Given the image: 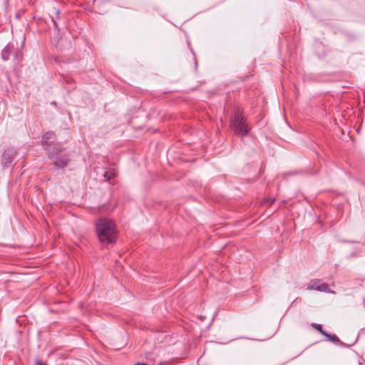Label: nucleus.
<instances>
[{"instance_id":"nucleus-6","label":"nucleus","mask_w":365,"mask_h":365,"mask_svg":"<svg viewBox=\"0 0 365 365\" xmlns=\"http://www.w3.org/2000/svg\"><path fill=\"white\" fill-rule=\"evenodd\" d=\"M54 158L53 163L56 166H58L59 168H64L66 166L68 163V158L66 156H61V157H53L51 159Z\"/></svg>"},{"instance_id":"nucleus-9","label":"nucleus","mask_w":365,"mask_h":365,"mask_svg":"<svg viewBox=\"0 0 365 365\" xmlns=\"http://www.w3.org/2000/svg\"><path fill=\"white\" fill-rule=\"evenodd\" d=\"M312 326L314 327V328L315 329H317V331H319L322 335L325 336V334H327L326 331H324L323 329H322V327L321 324H313Z\"/></svg>"},{"instance_id":"nucleus-11","label":"nucleus","mask_w":365,"mask_h":365,"mask_svg":"<svg viewBox=\"0 0 365 365\" xmlns=\"http://www.w3.org/2000/svg\"><path fill=\"white\" fill-rule=\"evenodd\" d=\"M36 365H46V364H43L41 361H36Z\"/></svg>"},{"instance_id":"nucleus-2","label":"nucleus","mask_w":365,"mask_h":365,"mask_svg":"<svg viewBox=\"0 0 365 365\" xmlns=\"http://www.w3.org/2000/svg\"><path fill=\"white\" fill-rule=\"evenodd\" d=\"M41 143L49 158L57 155L63 150L61 145L56 142L55 134L53 132H47L43 135Z\"/></svg>"},{"instance_id":"nucleus-4","label":"nucleus","mask_w":365,"mask_h":365,"mask_svg":"<svg viewBox=\"0 0 365 365\" xmlns=\"http://www.w3.org/2000/svg\"><path fill=\"white\" fill-rule=\"evenodd\" d=\"M308 290H317L319 292H329L327 284L322 282L320 279H314L310 282L307 287Z\"/></svg>"},{"instance_id":"nucleus-8","label":"nucleus","mask_w":365,"mask_h":365,"mask_svg":"<svg viewBox=\"0 0 365 365\" xmlns=\"http://www.w3.org/2000/svg\"><path fill=\"white\" fill-rule=\"evenodd\" d=\"M325 336L327 337V339L329 341H333V342H335V343L339 341V338L336 335H334V334H329L327 333L325 334Z\"/></svg>"},{"instance_id":"nucleus-7","label":"nucleus","mask_w":365,"mask_h":365,"mask_svg":"<svg viewBox=\"0 0 365 365\" xmlns=\"http://www.w3.org/2000/svg\"><path fill=\"white\" fill-rule=\"evenodd\" d=\"M11 51V47L10 46H6L1 52V57L4 61H6L9 58L10 53Z\"/></svg>"},{"instance_id":"nucleus-14","label":"nucleus","mask_w":365,"mask_h":365,"mask_svg":"<svg viewBox=\"0 0 365 365\" xmlns=\"http://www.w3.org/2000/svg\"><path fill=\"white\" fill-rule=\"evenodd\" d=\"M274 201V199H272L271 201H270V204L273 203V202Z\"/></svg>"},{"instance_id":"nucleus-13","label":"nucleus","mask_w":365,"mask_h":365,"mask_svg":"<svg viewBox=\"0 0 365 365\" xmlns=\"http://www.w3.org/2000/svg\"><path fill=\"white\" fill-rule=\"evenodd\" d=\"M53 24H54L55 27L57 28V25H56V21L54 20H53Z\"/></svg>"},{"instance_id":"nucleus-10","label":"nucleus","mask_w":365,"mask_h":365,"mask_svg":"<svg viewBox=\"0 0 365 365\" xmlns=\"http://www.w3.org/2000/svg\"><path fill=\"white\" fill-rule=\"evenodd\" d=\"M115 175V173L113 171H108L104 173V177L106 179V180H110L112 178H113Z\"/></svg>"},{"instance_id":"nucleus-1","label":"nucleus","mask_w":365,"mask_h":365,"mask_svg":"<svg viewBox=\"0 0 365 365\" xmlns=\"http://www.w3.org/2000/svg\"><path fill=\"white\" fill-rule=\"evenodd\" d=\"M96 230L99 240L106 244L115 241L117 230L114 222L107 218H100L96 222Z\"/></svg>"},{"instance_id":"nucleus-5","label":"nucleus","mask_w":365,"mask_h":365,"mask_svg":"<svg viewBox=\"0 0 365 365\" xmlns=\"http://www.w3.org/2000/svg\"><path fill=\"white\" fill-rule=\"evenodd\" d=\"M16 155V151L14 148H9L2 155V164L4 167L8 168L12 163L15 156Z\"/></svg>"},{"instance_id":"nucleus-12","label":"nucleus","mask_w":365,"mask_h":365,"mask_svg":"<svg viewBox=\"0 0 365 365\" xmlns=\"http://www.w3.org/2000/svg\"><path fill=\"white\" fill-rule=\"evenodd\" d=\"M56 14L57 16H58L60 15V11L56 10Z\"/></svg>"},{"instance_id":"nucleus-3","label":"nucleus","mask_w":365,"mask_h":365,"mask_svg":"<svg viewBox=\"0 0 365 365\" xmlns=\"http://www.w3.org/2000/svg\"><path fill=\"white\" fill-rule=\"evenodd\" d=\"M230 126L234 133L238 135H246L250 130L248 125L240 110L235 113L230 120Z\"/></svg>"}]
</instances>
